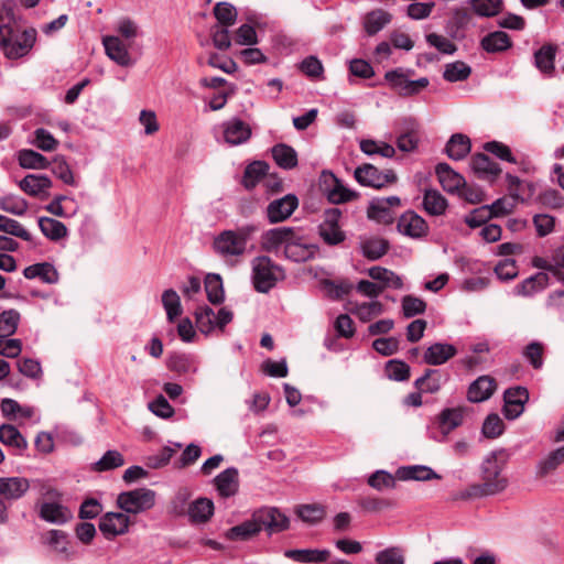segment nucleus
Instances as JSON below:
<instances>
[{"instance_id":"obj_50","label":"nucleus","mask_w":564,"mask_h":564,"mask_svg":"<svg viewBox=\"0 0 564 564\" xmlns=\"http://www.w3.org/2000/svg\"><path fill=\"white\" fill-rule=\"evenodd\" d=\"M124 465V458L121 453L116 449L107 451L101 458L94 464V470L107 471L119 468Z\"/></svg>"},{"instance_id":"obj_42","label":"nucleus","mask_w":564,"mask_h":564,"mask_svg":"<svg viewBox=\"0 0 564 564\" xmlns=\"http://www.w3.org/2000/svg\"><path fill=\"white\" fill-rule=\"evenodd\" d=\"M18 162L23 169L44 170L50 166V162L44 155L30 149L18 152Z\"/></svg>"},{"instance_id":"obj_9","label":"nucleus","mask_w":564,"mask_h":564,"mask_svg":"<svg viewBox=\"0 0 564 564\" xmlns=\"http://www.w3.org/2000/svg\"><path fill=\"white\" fill-rule=\"evenodd\" d=\"M340 217L341 210L337 207L324 212L323 221L318 226V234L328 246H337L346 238L345 232L339 227Z\"/></svg>"},{"instance_id":"obj_17","label":"nucleus","mask_w":564,"mask_h":564,"mask_svg":"<svg viewBox=\"0 0 564 564\" xmlns=\"http://www.w3.org/2000/svg\"><path fill=\"white\" fill-rule=\"evenodd\" d=\"M215 487L221 498L235 496L239 490V471L236 467L223 470L214 478Z\"/></svg>"},{"instance_id":"obj_44","label":"nucleus","mask_w":564,"mask_h":564,"mask_svg":"<svg viewBox=\"0 0 564 564\" xmlns=\"http://www.w3.org/2000/svg\"><path fill=\"white\" fill-rule=\"evenodd\" d=\"M39 227L46 238L54 241H57L67 235L66 226L54 218L40 217Z\"/></svg>"},{"instance_id":"obj_45","label":"nucleus","mask_w":564,"mask_h":564,"mask_svg":"<svg viewBox=\"0 0 564 564\" xmlns=\"http://www.w3.org/2000/svg\"><path fill=\"white\" fill-rule=\"evenodd\" d=\"M214 17L217 20V25L231 26L236 23L238 12L237 9L229 2L221 1L215 4L213 9Z\"/></svg>"},{"instance_id":"obj_27","label":"nucleus","mask_w":564,"mask_h":564,"mask_svg":"<svg viewBox=\"0 0 564 564\" xmlns=\"http://www.w3.org/2000/svg\"><path fill=\"white\" fill-rule=\"evenodd\" d=\"M19 187L32 197H39L52 187V181L46 175L28 174L19 182Z\"/></svg>"},{"instance_id":"obj_48","label":"nucleus","mask_w":564,"mask_h":564,"mask_svg":"<svg viewBox=\"0 0 564 564\" xmlns=\"http://www.w3.org/2000/svg\"><path fill=\"white\" fill-rule=\"evenodd\" d=\"M196 326L205 335L210 334L215 326V313L207 305L198 306L195 311Z\"/></svg>"},{"instance_id":"obj_54","label":"nucleus","mask_w":564,"mask_h":564,"mask_svg":"<svg viewBox=\"0 0 564 564\" xmlns=\"http://www.w3.org/2000/svg\"><path fill=\"white\" fill-rule=\"evenodd\" d=\"M0 231L31 241V234L15 219L0 215Z\"/></svg>"},{"instance_id":"obj_60","label":"nucleus","mask_w":564,"mask_h":564,"mask_svg":"<svg viewBox=\"0 0 564 564\" xmlns=\"http://www.w3.org/2000/svg\"><path fill=\"white\" fill-rule=\"evenodd\" d=\"M52 172L56 177H58L65 184L75 185V178H74L73 172L64 156L57 155L53 160Z\"/></svg>"},{"instance_id":"obj_56","label":"nucleus","mask_w":564,"mask_h":564,"mask_svg":"<svg viewBox=\"0 0 564 564\" xmlns=\"http://www.w3.org/2000/svg\"><path fill=\"white\" fill-rule=\"evenodd\" d=\"M162 303L170 322H173L177 316L182 314L180 296L174 290L169 289L164 291L162 295Z\"/></svg>"},{"instance_id":"obj_8","label":"nucleus","mask_w":564,"mask_h":564,"mask_svg":"<svg viewBox=\"0 0 564 564\" xmlns=\"http://www.w3.org/2000/svg\"><path fill=\"white\" fill-rule=\"evenodd\" d=\"M30 489V481L24 477H0V524L8 521V507L6 501L22 498Z\"/></svg>"},{"instance_id":"obj_22","label":"nucleus","mask_w":564,"mask_h":564,"mask_svg":"<svg viewBox=\"0 0 564 564\" xmlns=\"http://www.w3.org/2000/svg\"><path fill=\"white\" fill-rule=\"evenodd\" d=\"M457 354L454 345L447 343H434L426 348L423 355L425 364L431 366H440L448 361Z\"/></svg>"},{"instance_id":"obj_24","label":"nucleus","mask_w":564,"mask_h":564,"mask_svg":"<svg viewBox=\"0 0 564 564\" xmlns=\"http://www.w3.org/2000/svg\"><path fill=\"white\" fill-rule=\"evenodd\" d=\"M355 178L362 186L380 188L388 183V174L380 172L372 164H364L355 170Z\"/></svg>"},{"instance_id":"obj_63","label":"nucleus","mask_w":564,"mask_h":564,"mask_svg":"<svg viewBox=\"0 0 564 564\" xmlns=\"http://www.w3.org/2000/svg\"><path fill=\"white\" fill-rule=\"evenodd\" d=\"M367 216L379 224H388V198L372 200L367 209Z\"/></svg>"},{"instance_id":"obj_52","label":"nucleus","mask_w":564,"mask_h":564,"mask_svg":"<svg viewBox=\"0 0 564 564\" xmlns=\"http://www.w3.org/2000/svg\"><path fill=\"white\" fill-rule=\"evenodd\" d=\"M20 313L17 310H7L0 314V338H7L17 332Z\"/></svg>"},{"instance_id":"obj_7","label":"nucleus","mask_w":564,"mask_h":564,"mask_svg":"<svg viewBox=\"0 0 564 564\" xmlns=\"http://www.w3.org/2000/svg\"><path fill=\"white\" fill-rule=\"evenodd\" d=\"M155 503V492L149 488L123 491L117 497L118 507L127 513L138 514L151 509Z\"/></svg>"},{"instance_id":"obj_2","label":"nucleus","mask_w":564,"mask_h":564,"mask_svg":"<svg viewBox=\"0 0 564 564\" xmlns=\"http://www.w3.org/2000/svg\"><path fill=\"white\" fill-rule=\"evenodd\" d=\"M506 465L505 451L491 452L481 463V482L468 486L462 498H482L502 492L508 487V478L502 474Z\"/></svg>"},{"instance_id":"obj_6","label":"nucleus","mask_w":564,"mask_h":564,"mask_svg":"<svg viewBox=\"0 0 564 564\" xmlns=\"http://www.w3.org/2000/svg\"><path fill=\"white\" fill-rule=\"evenodd\" d=\"M412 69L395 68L390 70V89H393L401 97H412L424 90L430 80L426 77L412 79Z\"/></svg>"},{"instance_id":"obj_13","label":"nucleus","mask_w":564,"mask_h":564,"mask_svg":"<svg viewBox=\"0 0 564 564\" xmlns=\"http://www.w3.org/2000/svg\"><path fill=\"white\" fill-rule=\"evenodd\" d=\"M397 228L400 234L413 239L422 238L429 231L426 221L413 210H408L400 216Z\"/></svg>"},{"instance_id":"obj_61","label":"nucleus","mask_w":564,"mask_h":564,"mask_svg":"<svg viewBox=\"0 0 564 564\" xmlns=\"http://www.w3.org/2000/svg\"><path fill=\"white\" fill-rule=\"evenodd\" d=\"M543 345L539 341H532L523 349V357L534 369H541L544 364Z\"/></svg>"},{"instance_id":"obj_57","label":"nucleus","mask_w":564,"mask_h":564,"mask_svg":"<svg viewBox=\"0 0 564 564\" xmlns=\"http://www.w3.org/2000/svg\"><path fill=\"white\" fill-rule=\"evenodd\" d=\"M388 249V242L382 239H369L361 243L364 256L369 260L381 258Z\"/></svg>"},{"instance_id":"obj_53","label":"nucleus","mask_w":564,"mask_h":564,"mask_svg":"<svg viewBox=\"0 0 564 564\" xmlns=\"http://www.w3.org/2000/svg\"><path fill=\"white\" fill-rule=\"evenodd\" d=\"M469 3L479 17H495L502 10L501 0H470Z\"/></svg>"},{"instance_id":"obj_19","label":"nucleus","mask_w":564,"mask_h":564,"mask_svg":"<svg viewBox=\"0 0 564 564\" xmlns=\"http://www.w3.org/2000/svg\"><path fill=\"white\" fill-rule=\"evenodd\" d=\"M435 174L443 189L447 193H455L466 185L465 178L455 172L447 163H438Z\"/></svg>"},{"instance_id":"obj_51","label":"nucleus","mask_w":564,"mask_h":564,"mask_svg":"<svg viewBox=\"0 0 564 564\" xmlns=\"http://www.w3.org/2000/svg\"><path fill=\"white\" fill-rule=\"evenodd\" d=\"M0 209L17 216H22L28 210V202L18 195L9 194L0 197Z\"/></svg>"},{"instance_id":"obj_4","label":"nucleus","mask_w":564,"mask_h":564,"mask_svg":"<svg viewBox=\"0 0 564 564\" xmlns=\"http://www.w3.org/2000/svg\"><path fill=\"white\" fill-rule=\"evenodd\" d=\"M257 230L258 227L254 225H245L236 230H224L214 239L213 248L224 258L242 256L247 249V242Z\"/></svg>"},{"instance_id":"obj_33","label":"nucleus","mask_w":564,"mask_h":564,"mask_svg":"<svg viewBox=\"0 0 564 564\" xmlns=\"http://www.w3.org/2000/svg\"><path fill=\"white\" fill-rule=\"evenodd\" d=\"M106 54L121 66H128L131 63L129 52L122 41L117 36H106L102 41Z\"/></svg>"},{"instance_id":"obj_25","label":"nucleus","mask_w":564,"mask_h":564,"mask_svg":"<svg viewBox=\"0 0 564 564\" xmlns=\"http://www.w3.org/2000/svg\"><path fill=\"white\" fill-rule=\"evenodd\" d=\"M556 52L557 46L550 43L534 52V66L546 77L554 76Z\"/></svg>"},{"instance_id":"obj_28","label":"nucleus","mask_w":564,"mask_h":564,"mask_svg":"<svg viewBox=\"0 0 564 564\" xmlns=\"http://www.w3.org/2000/svg\"><path fill=\"white\" fill-rule=\"evenodd\" d=\"M549 275L545 272H538L514 286L513 294L518 296H532L546 288Z\"/></svg>"},{"instance_id":"obj_64","label":"nucleus","mask_w":564,"mask_h":564,"mask_svg":"<svg viewBox=\"0 0 564 564\" xmlns=\"http://www.w3.org/2000/svg\"><path fill=\"white\" fill-rule=\"evenodd\" d=\"M536 200L542 206L552 208V209H558L564 205L563 195L557 189H553V188H549V189L541 192L538 195Z\"/></svg>"},{"instance_id":"obj_41","label":"nucleus","mask_w":564,"mask_h":564,"mask_svg":"<svg viewBox=\"0 0 564 564\" xmlns=\"http://www.w3.org/2000/svg\"><path fill=\"white\" fill-rule=\"evenodd\" d=\"M564 463V445L551 451L536 466L540 477H545Z\"/></svg>"},{"instance_id":"obj_43","label":"nucleus","mask_w":564,"mask_h":564,"mask_svg":"<svg viewBox=\"0 0 564 564\" xmlns=\"http://www.w3.org/2000/svg\"><path fill=\"white\" fill-rule=\"evenodd\" d=\"M205 291L212 304H221L225 300L221 276L217 273H208L205 278Z\"/></svg>"},{"instance_id":"obj_58","label":"nucleus","mask_w":564,"mask_h":564,"mask_svg":"<svg viewBox=\"0 0 564 564\" xmlns=\"http://www.w3.org/2000/svg\"><path fill=\"white\" fill-rule=\"evenodd\" d=\"M358 197V194L343 185L340 180L328 191L327 198L332 204H343Z\"/></svg>"},{"instance_id":"obj_14","label":"nucleus","mask_w":564,"mask_h":564,"mask_svg":"<svg viewBox=\"0 0 564 564\" xmlns=\"http://www.w3.org/2000/svg\"><path fill=\"white\" fill-rule=\"evenodd\" d=\"M130 525V518L121 512H107L99 520V530L106 539L111 540L124 534Z\"/></svg>"},{"instance_id":"obj_10","label":"nucleus","mask_w":564,"mask_h":564,"mask_svg":"<svg viewBox=\"0 0 564 564\" xmlns=\"http://www.w3.org/2000/svg\"><path fill=\"white\" fill-rule=\"evenodd\" d=\"M394 126L398 133V149L402 152L415 151L420 141L417 121L412 117H405L401 120H397Z\"/></svg>"},{"instance_id":"obj_59","label":"nucleus","mask_w":564,"mask_h":564,"mask_svg":"<svg viewBox=\"0 0 564 564\" xmlns=\"http://www.w3.org/2000/svg\"><path fill=\"white\" fill-rule=\"evenodd\" d=\"M491 218L492 216L490 209L486 205H482L467 214L464 218V221L470 228H477L484 227Z\"/></svg>"},{"instance_id":"obj_36","label":"nucleus","mask_w":564,"mask_h":564,"mask_svg":"<svg viewBox=\"0 0 564 564\" xmlns=\"http://www.w3.org/2000/svg\"><path fill=\"white\" fill-rule=\"evenodd\" d=\"M271 153L279 167L283 170H292L297 166V153L289 144L278 143L271 149Z\"/></svg>"},{"instance_id":"obj_55","label":"nucleus","mask_w":564,"mask_h":564,"mask_svg":"<svg viewBox=\"0 0 564 564\" xmlns=\"http://www.w3.org/2000/svg\"><path fill=\"white\" fill-rule=\"evenodd\" d=\"M401 310L404 317L412 318L425 312L426 303L417 296L405 295L401 300Z\"/></svg>"},{"instance_id":"obj_38","label":"nucleus","mask_w":564,"mask_h":564,"mask_svg":"<svg viewBox=\"0 0 564 564\" xmlns=\"http://www.w3.org/2000/svg\"><path fill=\"white\" fill-rule=\"evenodd\" d=\"M444 382V375L438 369H426L424 375L414 382L415 388L423 393L437 392Z\"/></svg>"},{"instance_id":"obj_40","label":"nucleus","mask_w":564,"mask_h":564,"mask_svg":"<svg viewBox=\"0 0 564 564\" xmlns=\"http://www.w3.org/2000/svg\"><path fill=\"white\" fill-rule=\"evenodd\" d=\"M423 207L432 216H441L447 208L446 198L437 189H425L423 195Z\"/></svg>"},{"instance_id":"obj_11","label":"nucleus","mask_w":564,"mask_h":564,"mask_svg":"<svg viewBox=\"0 0 564 564\" xmlns=\"http://www.w3.org/2000/svg\"><path fill=\"white\" fill-rule=\"evenodd\" d=\"M529 401V391L525 387L516 386L508 388L503 393V415L508 420L518 419L524 411V405Z\"/></svg>"},{"instance_id":"obj_16","label":"nucleus","mask_w":564,"mask_h":564,"mask_svg":"<svg viewBox=\"0 0 564 564\" xmlns=\"http://www.w3.org/2000/svg\"><path fill=\"white\" fill-rule=\"evenodd\" d=\"M497 383L490 376H480L474 380L467 390V400L471 403H480L491 398Z\"/></svg>"},{"instance_id":"obj_21","label":"nucleus","mask_w":564,"mask_h":564,"mask_svg":"<svg viewBox=\"0 0 564 564\" xmlns=\"http://www.w3.org/2000/svg\"><path fill=\"white\" fill-rule=\"evenodd\" d=\"M251 137V128L239 118H234L225 123L224 138L231 145L247 142Z\"/></svg>"},{"instance_id":"obj_18","label":"nucleus","mask_w":564,"mask_h":564,"mask_svg":"<svg viewBox=\"0 0 564 564\" xmlns=\"http://www.w3.org/2000/svg\"><path fill=\"white\" fill-rule=\"evenodd\" d=\"M465 412L464 408L458 406L446 408L438 414L437 423L442 433V437L438 440L440 442L445 441L453 430L463 424Z\"/></svg>"},{"instance_id":"obj_35","label":"nucleus","mask_w":564,"mask_h":564,"mask_svg":"<svg viewBox=\"0 0 564 564\" xmlns=\"http://www.w3.org/2000/svg\"><path fill=\"white\" fill-rule=\"evenodd\" d=\"M480 46L487 53H501L512 46V41L506 32L495 31L481 39Z\"/></svg>"},{"instance_id":"obj_29","label":"nucleus","mask_w":564,"mask_h":564,"mask_svg":"<svg viewBox=\"0 0 564 564\" xmlns=\"http://www.w3.org/2000/svg\"><path fill=\"white\" fill-rule=\"evenodd\" d=\"M23 275L29 280L37 278L47 284H55L58 281V272L50 262L29 265L23 270Z\"/></svg>"},{"instance_id":"obj_23","label":"nucleus","mask_w":564,"mask_h":564,"mask_svg":"<svg viewBox=\"0 0 564 564\" xmlns=\"http://www.w3.org/2000/svg\"><path fill=\"white\" fill-rule=\"evenodd\" d=\"M470 166L479 178L487 181L495 180L501 172L499 164L484 153L474 154Z\"/></svg>"},{"instance_id":"obj_12","label":"nucleus","mask_w":564,"mask_h":564,"mask_svg":"<svg viewBox=\"0 0 564 564\" xmlns=\"http://www.w3.org/2000/svg\"><path fill=\"white\" fill-rule=\"evenodd\" d=\"M299 198L295 194H286L273 199L267 206V218L270 224H278L289 219L299 207Z\"/></svg>"},{"instance_id":"obj_37","label":"nucleus","mask_w":564,"mask_h":564,"mask_svg":"<svg viewBox=\"0 0 564 564\" xmlns=\"http://www.w3.org/2000/svg\"><path fill=\"white\" fill-rule=\"evenodd\" d=\"M470 139L463 133L453 134L446 143L445 152L449 159L459 161L470 152Z\"/></svg>"},{"instance_id":"obj_34","label":"nucleus","mask_w":564,"mask_h":564,"mask_svg":"<svg viewBox=\"0 0 564 564\" xmlns=\"http://www.w3.org/2000/svg\"><path fill=\"white\" fill-rule=\"evenodd\" d=\"M187 514L192 523H206L214 514V502L207 498H198L189 503Z\"/></svg>"},{"instance_id":"obj_49","label":"nucleus","mask_w":564,"mask_h":564,"mask_svg":"<svg viewBox=\"0 0 564 564\" xmlns=\"http://www.w3.org/2000/svg\"><path fill=\"white\" fill-rule=\"evenodd\" d=\"M471 74V67L466 63L457 61L445 66L443 77L449 83H456L467 79Z\"/></svg>"},{"instance_id":"obj_32","label":"nucleus","mask_w":564,"mask_h":564,"mask_svg":"<svg viewBox=\"0 0 564 564\" xmlns=\"http://www.w3.org/2000/svg\"><path fill=\"white\" fill-rule=\"evenodd\" d=\"M40 517L51 523L64 524L73 518L70 510L56 502H44L40 509Z\"/></svg>"},{"instance_id":"obj_3","label":"nucleus","mask_w":564,"mask_h":564,"mask_svg":"<svg viewBox=\"0 0 564 564\" xmlns=\"http://www.w3.org/2000/svg\"><path fill=\"white\" fill-rule=\"evenodd\" d=\"M37 32L34 28H26L21 32L8 24L0 26V47L9 59H19L26 56L35 45Z\"/></svg>"},{"instance_id":"obj_31","label":"nucleus","mask_w":564,"mask_h":564,"mask_svg":"<svg viewBox=\"0 0 564 564\" xmlns=\"http://www.w3.org/2000/svg\"><path fill=\"white\" fill-rule=\"evenodd\" d=\"M315 249L313 246L306 245L302 238L296 234L294 239L285 246V258L294 262H304L314 257Z\"/></svg>"},{"instance_id":"obj_1","label":"nucleus","mask_w":564,"mask_h":564,"mask_svg":"<svg viewBox=\"0 0 564 564\" xmlns=\"http://www.w3.org/2000/svg\"><path fill=\"white\" fill-rule=\"evenodd\" d=\"M289 518L275 507H265L254 511L249 520L230 528L226 538L231 541H247L256 536L261 530L268 535L288 530Z\"/></svg>"},{"instance_id":"obj_30","label":"nucleus","mask_w":564,"mask_h":564,"mask_svg":"<svg viewBox=\"0 0 564 564\" xmlns=\"http://www.w3.org/2000/svg\"><path fill=\"white\" fill-rule=\"evenodd\" d=\"M269 164L264 161H253L245 169L241 184L251 191L268 174Z\"/></svg>"},{"instance_id":"obj_62","label":"nucleus","mask_w":564,"mask_h":564,"mask_svg":"<svg viewBox=\"0 0 564 564\" xmlns=\"http://www.w3.org/2000/svg\"><path fill=\"white\" fill-rule=\"evenodd\" d=\"M505 423L496 413L489 414L482 424L481 432L488 438H496L502 434Z\"/></svg>"},{"instance_id":"obj_5","label":"nucleus","mask_w":564,"mask_h":564,"mask_svg":"<svg viewBox=\"0 0 564 564\" xmlns=\"http://www.w3.org/2000/svg\"><path fill=\"white\" fill-rule=\"evenodd\" d=\"M284 276V270L269 257L260 256L253 259L252 282L257 292L268 293Z\"/></svg>"},{"instance_id":"obj_15","label":"nucleus","mask_w":564,"mask_h":564,"mask_svg":"<svg viewBox=\"0 0 564 564\" xmlns=\"http://www.w3.org/2000/svg\"><path fill=\"white\" fill-rule=\"evenodd\" d=\"M296 231L292 227H278L265 231L262 236V248L269 252H276L282 246L294 239Z\"/></svg>"},{"instance_id":"obj_26","label":"nucleus","mask_w":564,"mask_h":564,"mask_svg":"<svg viewBox=\"0 0 564 564\" xmlns=\"http://www.w3.org/2000/svg\"><path fill=\"white\" fill-rule=\"evenodd\" d=\"M395 478L398 480H416L427 481L432 479H441V476L436 474L431 467L425 465H409L401 466L395 471Z\"/></svg>"},{"instance_id":"obj_47","label":"nucleus","mask_w":564,"mask_h":564,"mask_svg":"<svg viewBox=\"0 0 564 564\" xmlns=\"http://www.w3.org/2000/svg\"><path fill=\"white\" fill-rule=\"evenodd\" d=\"M296 513L302 521L316 524L325 518L326 510L324 506L318 503L301 505L297 507Z\"/></svg>"},{"instance_id":"obj_46","label":"nucleus","mask_w":564,"mask_h":564,"mask_svg":"<svg viewBox=\"0 0 564 564\" xmlns=\"http://www.w3.org/2000/svg\"><path fill=\"white\" fill-rule=\"evenodd\" d=\"M388 23V13L381 9L370 11L364 20V28L368 35H375Z\"/></svg>"},{"instance_id":"obj_20","label":"nucleus","mask_w":564,"mask_h":564,"mask_svg":"<svg viewBox=\"0 0 564 564\" xmlns=\"http://www.w3.org/2000/svg\"><path fill=\"white\" fill-rule=\"evenodd\" d=\"M284 556L299 563L323 564L330 557V551L319 549H290Z\"/></svg>"},{"instance_id":"obj_39","label":"nucleus","mask_w":564,"mask_h":564,"mask_svg":"<svg viewBox=\"0 0 564 564\" xmlns=\"http://www.w3.org/2000/svg\"><path fill=\"white\" fill-rule=\"evenodd\" d=\"M0 442L19 451L20 454L28 448V442L24 436L11 424H2L0 426Z\"/></svg>"}]
</instances>
